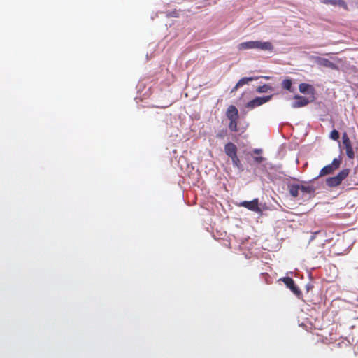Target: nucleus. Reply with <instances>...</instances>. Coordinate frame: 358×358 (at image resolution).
Instances as JSON below:
<instances>
[{
    "mask_svg": "<svg viewBox=\"0 0 358 358\" xmlns=\"http://www.w3.org/2000/svg\"><path fill=\"white\" fill-rule=\"evenodd\" d=\"M314 61L319 66L333 70L338 69V66L334 62H331L328 59L321 57H314Z\"/></svg>",
    "mask_w": 358,
    "mask_h": 358,
    "instance_id": "obj_5",
    "label": "nucleus"
},
{
    "mask_svg": "<svg viewBox=\"0 0 358 358\" xmlns=\"http://www.w3.org/2000/svg\"><path fill=\"white\" fill-rule=\"evenodd\" d=\"M224 136V131H221V132H219L217 134V138H222Z\"/></svg>",
    "mask_w": 358,
    "mask_h": 358,
    "instance_id": "obj_23",
    "label": "nucleus"
},
{
    "mask_svg": "<svg viewBox=\"0 0 358 358\" xmlns=\"http://www.w3.org/2000/svg\"><path fill=\"white\" fill-rule=\"evenodd\" d=\"M264 160V158L262 157H255L254 161L258 164L262 163Z\"/></svg>",
    "mask_w": 358,
    "mask_h": 358,
    "instance_id": "obj_22",
    "label": "nucleus"
},
{
    "mask_svg": "<svg viewBox=\"0 0 358 358\" xmlns=\"http://www.w3.org/2000/svg\"><path fill=\"white\" fill-rule=\"evenodd\" d=\"M226 116L229 120H238V109L233 105L229 106L227 110Z\"/></svg>",
    "mask_w": 358,
    "mask_h": 358,
    "instance_id": "obj_11",
    "label": "nucleus"
},
{
    "mask_svg": "<svg viewBox=\"0 0 358 358\" xmlns=\"http://www.w3.org/2000/svg\"><path fill=\"white\" fill-rule=\"evenodd\" d=\"M229 129L231 131H238V120H231L229 124Z\"/></svg>",
    "mask_w": 358,
    "mask_h": 358,
    "instance_id": "obj_18",
    "label": "nucleus"
},
{
    "mask_svg": "<svg viewBox=\"0 0 358 358\" xmlns=\"http://www.w3.org/2000/svg\"><path fill=\"white\" fill-rule=\"evenodd\" d=\"M282 87L285 90H287L289 92H293V89H292V81L291 79L289 78H287V79H285L282 82Z\"/></svg>",
    "mask_w": 358,
    "mask_h": 358,
    "instance_id": "obj_16",
    "label": "nucleus"
},
{
    "mask_svg": "<svg viewBox=\"0 0 358 358\" xmlns=\"http://www.w3.org/2000/svg\"><path fill=\"white\" fill-rule=\"evenodd\" d=\"M169 16H170V14L168 15ZM171 16L172 17H177L178 16V12L176 10H174L173 12H172V13L171 14Z\"/></svg>",
    "mask_w": 358,
    "mask_h": 358,
    "instance_id": "obj_24",
    "label": "nucleus"
},
{
    "mask_svg": "<svg viewBox=\"0 0 358 358\" xmlns=\"http://www.w3.org/2000/svg\"><path fill=\"white\" fill-rule=\"evenodd\" d=\"M300 192L306 194H313L315 189L313 186L308 185L306 182L299 185Z\"/></svg>",
    "mask_w": 358,
    "mask_h": 358,
    "instance_id": "obj_13",
    "label": "nucleus"
},
{
    "mask_svg": "<svg viewBox=\"0 0 358 358\" xmlns=\"http://www.w3.org/2000/svg\"><path fill=\"white\" fill-rule=\"evenodd\" d=\"M255 41L243 42L238 44V49L239 50H244L248 49H255Z\"/></svg>",
    "mask_w": 358,
    "mask_h": 358,
    "instance_id": "obj_15",
    "label": "nucleus"
},
{
    "mask_svg": "<svg viewBox=\"0 0 358 358\" xmlns=\"http://www.w3.org/2000/svg\"><path fill=\"white\" fill-rule=\"evenodd\" d=\"M299 90L301 93H306L309 92L310 94L314 93V88L313 87L308 83H302L299 86Z\"/></svg>",
    "mask_w": 358,
    "mask_h": 358,
    "instance_id": "obj_14",
    "label": "nucleus"
},
{
    "mask_svg": "<svg viewBox=\"0 0 358 358\" xmlns=\"http://www.w3.org/2000/svg\"><path fill=\"white\" fill-rule=\"evenodd\" d=\"M253 152H254V153H255V154H260V153H262V150L261 149H255V150H253Z\"/></svg>",
    "mask_w": 358,
    "mask_h": 358,
    "instance_id": "obj_25",
    "label": "nucleus"
},
{
    "mask_svg": "<svg viewBox=\"0 0 358 358\" xmlns=\"http://www.w3.org/2000/svg\"><path fill=\"white\" fill-rule=\"evenodd\" d=\"M239 87H236V85L234 87V88L231 90V93H233L236 92Z\"/></svg>",
    "mask_w": 358,
    "mask_h": 358,
    "instance_id": "obj_26",
    "label": "nucleus"
},
{
    "mask_svg": "<svg viewBox=\"0 0 358 358\" xmlns=\"http://www.w3.org/2000/svg\"><path fill=\"white\" fill-rule=\"evenodd\" d=\"M342 138L347 156L351 159H354L355 152L352 149L351 141L345 132L343 134Z\"/></svg>",
    "mask_w": 358,
    "mask_h": 358,
    "instance_id": "obj_4",
    "label": "nucleus"
},
{
    "mask_svg": "<svg viewBox=\"0 0 358 358\" xmlns=\"http://www.w3.org/2000/svg\"><path fill=\"white\" fill-rule=\"evenodd\" d=\"M330 138L334 141H338L339 139V133L337 130L334 129L330 133Z\"/></svg>",
    "mask_w": 358,
    "mask_h": 358,
    "instance_id": "obj_21",
    "label": "nucleus"
},
{
    "mask_svg": "<svg viewBox=\"0 0 358 358\" xmlns=\"http://www.w3.org/2000/svg\"><path fill=\"white\" fill-rule=\"evenodd\" d=\"M237 151V146L233 143L229 142L224 145L225 154L230 158L236 156Z\"/></svg>",
    "mask_w": 358,
    "mask_h": 358,
    "instance_id": "obj_10",
    "label": "nucleus"
},
{
    "mask_svg": "<svg viewBox=\"0 0 358 358\" xmlns=\"http://www.w3.org/2000/svg\"><path fill=\"white\" fill-rule=\"evenodd\" d=\"M271 89V87L268 85L264 84L262 86H259L257 88V92L259 93H264L268 91Z\"/></svg>",
    "mask_w": 358,
    "mask_h": 358,
    "instance_id": "obj_19",
    "label": "nucleus"
},
{
    "mask_svg": "<svg viewBox=\"0 0 358 358\" xmlns=\"http://www.w3.org/2000/svg\"><path fill=\"white\" fill-rule=\"evenodd\" d=\"M290 195L294 198H297L299 196V184L290 183L287 186Z\"/></svg>",
    "mask_w": 358,
    "mask_h": 358,
    "instance_id": "obj_12",
    "label": "nucleus"
},
{
    "mask_svg": "<svg viewBox=\"0 0 358 358\" xmlns=\"http://www.w3.org/2000/svg\"><path fill=\"white\" fill-rule=\"evenodd\" d=\"M253 80V78L252 77H245L240 79L238 82L236 83V87H241L245 84H248L249 81Z\"/></svg>",
    "mask_w": 358,
    "mask_h": 358,
    "instance_id": "obj_17",
    "label": "nucleus"
},
{
    "mask_svg": "<svg viewBox=\"0 0 358 358\" xmlns=\"http://www.w3.org/2000/svg\"><path fill=\"white\" fill-rule=\"evenodd\" d=\"M341 163V159L338 158H334L331 162V164H328L324 166L320 171L318 176L315 178L317 179L318 178L324 176L326 175H329L333 173L336 169L340 167Z\"/></svg>",
    "mask_w": 358,
    "mask_h": 358,
    "instance_id": "obj_2",
    "label": "nucleus"
},
{
    "mask_svg": "<svg viewBox=\"0 0 358 358\" xmlns=\"http://www.w3.org/2000/svg\"><path fill=\"white\" fill-rule=\"evenodd\" d=\"M287 287H288L296 296L300 298L302 292L300 289L296 285L294 280L289 277H284L281 279Z\"/></svg>",
    "mask_w": 358,
    "mask_h": 358,
    "instance_id": "obj_3",
    "label": "nucleus"
},
{
    "mask_svg": "<svg viewBox=\"0 0 358 358\" xmlns=\"http://www.w3.org/2000/svg\"><path fill=\"white\" fill-rule=\"evenodd\" d=\"M350 173L349 169H345L341 171L336 176L329 177L326 179V184L329 187H336L340 185Z\"/></svg>",
    "mask_w": 358,
    "mask_h": 358,
    "instance_id": "obj_1",
    "label": "nucleus"
},
{
    "mask_svg": "<svg viewBox=\"0 0 358 358\" xmlns=\"http://www.w3.org/2000/svg\"><path fill=\"white\" fill-rule=\"evenodd\" d=\"M240 206L246 208L247 209L256 212V213H260L261 209L259 207V200L258 199H255L252 201H243L240 203Z\"/></svg>",
    "mask_w": 358,
    "mask_h": 358,
    "instance_id": "obj_7",
    "label": "nucleus"
},
{
    "mask_svg": "<svg viewBox=\"0 0 358 358\" xmlns=\"http://www.w3.org/2000/svg\"><path fill=\"white\" fill-rule=\"evenodd\" d=\"M231 160H232V163H233V165L234 166H236L238 168H240L241 166V161L238 157V155L235 156V157H231Z\"/></svg>",
    "mask_w": 358,
    "mask_h": 358,
    "instance_id": "obj_20",
    "label": "nucleus"
},
{
    "mask_svg": "<svg viewBox=\"0 0 358 358\" xmlns=\"http://www.w3.org/2000/svg\"><path fill=\"white\" fill-rule=\"evenodd\" d=\"M255 49H258L264 51L273 52L274 47L273 45L269 41H255Z\"/></svg>",
    "mask_w": 358,
    "mask_h": 358,
    "instance_id": "obj_9",
    "label": "nucleus"
},
{
    "mask_svg": "<svg viewBox=\"0 0 358 358\" xmlns=\"http://www.w3.org/2000/svg\"><path fill=\"white\" fill-rule=\"evenodd\" d=\"M294 99L295 101L292 103V107L294 108L304 107L310 103L308 99L299 95H295Z\"/></svg>",
    "mask_w": 358,
    "mask_h": 358,
    "instance_id": "obj_8",
    "label": "nucleus"
},
{
    "mask_svg": "<svg viewBox=\"0 0 358 358\" xmlns=\"http://www.w3.org/2000/svg\"><path fill=\"white\" fill-rule=\"evenodd\" d=\"M271 96H263V97H257L251 101H250L246 107L250 109H253L255 107L259 106L266 102H268L271 99Z\"/></svg>",
    "mask_w": 358,
    "mask_h": 358,
    "instance_id": "obj_6",
    "label": "nucleus"
}]
</instances>
